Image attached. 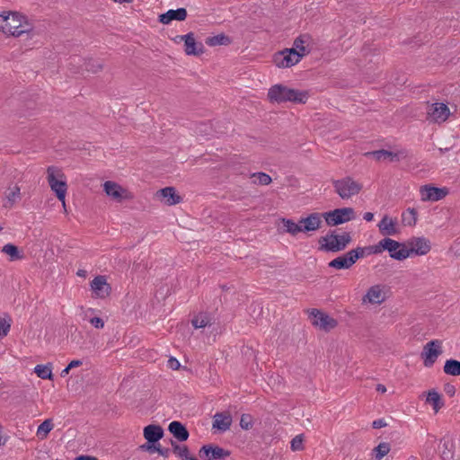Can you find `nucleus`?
Returning a JSON list of instances; mask_svg holds the SVG:
<instances>
[{"label": "nucleus", "instance_id": "1", "mask_svg": "<svg viewBox=\"0 0 460 460\" xmlns=\"http://www.w3.org/2000/svg\"><path fill=\"white\" fill-rule=\"evenodd\" d=\"M308 97V92L292 89L281 84L272 85L268 91V99L271 103H305Z\"/></svg>", "mask_w": 460, "mask_h": 460}, {"label": "nucleus", "instance_id": "2", "mask_svg": "<svg viewBox=\"0 0 460 460\" xmlns=\"http://www.w3.org/2000/svg\"><path fill=\"white\" fill-rule=\"evenodd\" d=\"M387 251L392 259L403 261L410 258L405 243H400L389 237L380 240L377 243L367 247V254H380Z\"/></svg>", "mask_w": 460, "mask_h": 460}, {"label": "nucleus", "instance_id": "3", "mask_svg": "<svg viewBox=\"0 0 460 460\" xmlns=\"http://www.w3.org/2000/svg\"><path fill=\"white\" fill-rule=\"evenodd\" d=\"M47 182L57 199L65 204L67 193V179L63 170L57 166H49L46 170Z\"/></svg>", "mask_w": 460, "mask_h": 460}, {"label": "nucleus", "instance_id": "4", "mask_svg": "<svg viewBox=\"0 0 460 460\" xmlns=\"http://www.w3.org/2000/svg\"><path fill=\"white\" fill-rule=\"evenodd\" d=\"M390 288L387 285L377 283L367 288L361 297V305L367 307L379 306L389 297Z\"/></svg>", "mask_w": 460, "mask_h": 460}, {"label": "nucleus", "instance_id": "5", "mask_svg": "<svg viewBox=\"0 0 460 460\" xmlns=\"http://www.w3.org/2000/svg\"><path fill=\"white\" fill-rule=\"evenodd\" d=\"M350 235L348 233L342 234H327L324 236L320 237L319 250L325 252H340L346 248L350 243Z\"/></svg>", "mask_w": 460, "mask_h": 460}, {"label": "nucleus", "instance_id": "6", "mask_svg": "<svg viewBox=\"0 0 460 460\" xmlns=\"http://www.w3.org/2000/svg\"><path fill=\"white\" fill-rule=\"evenodd\" d=\"M102 187L105 196L113 202L122 203L134 198L133 193L128 188L115 181H105Z\"/></svg>", "mask_w": 460, "mask_h": 460}, {"label": "nucleus", "instance_id": "7", "mask_svg": "<svg viewBox=\"0 0 460 460\" xmlns=\"http://www.w3.org/2000/svg\"><path fill=\"white\" fill-rule=\"evenodd\" d=\"M32 30V25L27 21L26 17L18 13H9L5 33L13 37H19L23 33H28Z\"/></svg>", "mask_w": 460, "mask_h": 460}, {"label": "nucleus", "instance_id": "8", "mask_svg": "<svg viewBox=\"0 0 460 460\" xmlns=\"http://www.w3.org/2000/svg\"><path fill=\"white\" fill-rule=\"evenodd\" d=\"M367 255V247H358L333 259L329 262V266L337 270L349 269L359 258Z\"/></svg>", "mask_w": 460, "mask_h": 460}, {"label": "nucleus", "instance_id": "9", "mask_svg": "<svg viewBox=\"0 0 460 460\" xmlns=\"http://www.w3.org/2000/svg\"><path fill=\"white\" fill-rule=\"evenodd\" d=\"M323 218L328 226H335L354 220L356 218V212L354 208L349 207L335 208L324 212Z\"/></svg>", "mask_w": 460, "mask_h": 460}, {"label": "nucleus", "instance_id": "10", "mask_svg": "<svg viewBox=\"0 0 460 460\" xmlns=\"http://www.w3.org/2000/svg\"><path fill=\"white\" fill-rule=\"evenodd\" d=\"M336 193L342 199H348L358 194L362 190V184L350 177H345L333 181Z\"/></svg>", "mask_w": 460, "mask_h": 460}, {"label": "nucleus", "instance_id": "11", "mask_svg": "<svg viewBox=\"0 0 460 460\" xmlns=\"http://www.w3.org/2000/svg\"><path fill=\"white\" fill-rule=\"evenodd\" d=\"M443 353V342L440 340H432L427 342L420 353V358L422 359L423 365L425 367H431L439 356Z\"/></svg>", "mask_w": 460, "mask_h": 460}, {"label": "nucleus", "instance_id": "12", "mask_svg": "<svg viewBox=\"0 0 460 460\" xmlns=\"http://www.w3.org/2000/svg\"><path fill=\"white\" fill-rule=\"evenodd\" d=\"M450 190L447 187H436L431 184L422 185L419 189L420 199L422 202H437L444 199Z\"/></svg>", "mask_w": 460, "mask_h": 460}, {"label": "nucleus", "instance_id": "13", "mask_svg": "<svg viewBox=\"0 0 460 460\" xmlns=\"http://www.w3.org/2000/svg\"><path fill=\"white\" fill-rule=\"evenodd\" d=\"M309 318L315 328L323 332H330L338 325L336 319L318 309H312L309 313Z\"/></svg>", "mask_w": 460, "mask_h": 460}, {"label": "nucleus", "instance_id": "14", "mask_svg": "<svg viewBox=\"0 0 460 460\" xmlns=\"http://www.w3.org/2000/svg\"><path fill=\"white\" fill-rule=\"evenodd\" d=\"M366 157L376 161L377 163H392L400 160L402 157V153L400 151L393 150L391 146L389 148H380L364 154Z\"/></svg>", "mask_w": 460, "mask_h": 460}, {"label": "nucleus", "instance_id": "15", "mask_svg": "<svg viewBox=\"0 0 460 460\" xmlns=\"http://www.w3.org/2000/svg\"><path fill=\"white\" fill-rule=\"evenodd\" d=\"M407 250L410 257L423 256L429 252L431 250V243L426 237H412L406 243Z\"/></svg>", "mask_w": 460, "mask_h": 460}, {"label": "nucleus", "instance_id": "16", "mask_svg": "<svg viewBox=\"0 0 460 460\" xmlns=\"http://www.w3.org/2000/svg\"><path fill=\"white\" fill-rule=\"evenodd\" d=\"M90 288L93 297L104 299L111 292V285L108 283L107 277L103 275L96 276L90 283Z\"/></svg>", "mask_w": 460, "mask_h": 460}, {"label": "nucleus", "instance_id": "17", "mask_svg": "<svg viewBox=\"0 0 460 460\" xmlns=\"http://www.w3.org/2000/svg\"><path fill=\"white\" fill-rule=\"evenodd\" d=\"M301 55L296 53V49H286L274 56V62L279 67H290L297 64Z\"/></svg>", "mask_w": 460, "mask_h": 460}, {"label": "nucleus", "instance_id": "18", "mask_svg": "<svg viewBox=\"0 0 460 460\" xmlns=\"http://www.w3.org/2000/svg\"><path fill=\"white\" fill-rule=\"evenodd\" d=\"M156 200L165 206H174L182 201V197L174 187H165L156 191Z\"/></svg>", "mask_w": 460, "mask_h": 460}, {"label": "nucleus", "instance_id": "19", "mask_svg": "<svg viewBox=\"0 0 460 460\" xmlns=\"http://www.w3.org/2000/svg\"><path fill=\"white\" fill-rule=\"evenodd\" d=\"M323 213L314 212L306 217H301V233H310L318 231L323 226Z\"/></svg>", "mask_w": 460, "mask_h": 460}, {"label": "nucleus", "instance_id": "20", "mask_svg": "<svg viewBox=\"0 0 460 460\" xmlns=\"http://www.w3.org/2000/svg\"><path fill=\"white\" fill-rule=\"evenodd\" d=\"M176 39L184 42V51L189 56H199L205 51L203 44L196 41L193 32L179 35Z\"/></svg>", "mask_w": 460, "mask_h": 460}, {"label": "nucleus", "instance_id": "21", "mask_svg": "<svg viewBox=\"0 0 460 460\" xmlns=\"http://www.w3.org/2000/svg\"><path fill=\"white\" fill-rule=\"evenodd\" d=\"M380 234L384 236H394L400 233L396 218L389 215H384L380 222L377 224Z\"/></svg>", "mask_w": 460, "mask_h": 460}, {"label": "nucleus", "instance_id": "22", "mask_svg": "<svg viewBox=\"0 0 460 460\" xmlns=\"http://www.w3.org/2000/svg\"><path fill=\"white\" fill-rule=\"evenodd\" d=\"M448 107L442 102H436L429 106L428 119L434 122H443L449 116Z\"/></svg>", "mask_w": 460, "mask_h": 460}, {"label": "nucleus", "instance_id": "23", "mask_svg": "<svg viewBox=\"0 0 460 460\" xmlns=\"http://www.w3.org/2000/svg\"><path fill=\"white\" fill-rule=\"evenodd\" d=\"M143 436L146 440V444L156 445L164 437V429L159 425L150 424L144 428Z\"/></svg>", "mask_w": 460, "mask_h": 460}, {"label": "nucleus", "instance_id": "24", "mask_svg": "<svg viewBox=\"0 0 460 460\" xmlns=\"http://www.w3.org/2000/svg\"><path fill=\"white\" fill-rule=\"evenodd\" d=\"M278 228L280 233L289 234L292 236H296L301 233L300 221L295 222L286 217L279 219Z\"/></svg>", "mask_w": 460, "mask_h": 460}, {"label": "nucleus", "instance_id": "25", "mask_svg": "<svg viewBox=\"0 0 460 460\" xmlns=\"http://www.w3.org/2000/svg\"><path fill=\"white\" fill-rule=\"evenodd\" d=\"M80 315L84 321L88 322L96 329H102L104 327V320L96 314V310L93 308L82 307Z\"/></svg>", "mask_w": 460, "mask_h": 460}, {"label": "nucleus", "instance_id": "26", "mask_svg": "<svg viewBox=\"0 0 460 460\" xmlns=\"http://www.w3.org/2000/svg\"><path fill=\"white\" fill-rule=\"evenodd\" d=\"M205 460H217L229 456V453L219 447L204 446L199 451Z\"/></svg>", "mask_w": 460, "mask_h": 460}, {"label": "nucleus", "instance_id": "27", "mask_svg": "<svg viewBox=\"0 0 460 460\" xmlns=\"http://www.w3.org/2000/svg\"><path fill=\"white\" fill-rule=\"evenodd\" d=\"M187 17V11L185 8H178L176 10H169L159 16V22L164 24H169L172 21H184Z\"/></svg>", "mask_w": 460, "mask_h": 460}, {"label": "nucleus", "instance_id": "28", "mask_svg": "<svg viewBox=\"0 0 460 460\" xmlns=\"http://www.w3.org/2000/svg\"><path fill=\"white\" fill-rule=\"evenodd\" d=\"M426 402L431 405L434 413H438L444 407L442 395L435 389L429 390L425 394Z\"/></svg>", "mask_w": 460, "mask_h": 460}, {"label": "nucleus", "instance_id": "29", "mask_svg": "<svg viewBox=\"0 0 460 460\" xmlns=\"http://www.w3.org/2000/svg\"><path fill=\"white\" fill-rule=\"evenodd\" d=\"M312 38L308 34H302L294 40V47L296 49V53L301 55V58L310 53V44Z\"/></svg>", "mask_w": 460, "mask_h": 460}, {"label": "nucleus", "instance_id": "30", "mask_svg": "<svg viewBox=\"0 0 460 460\" xmlns=\"http://www.w3.org/2000/svg\"><path fill=\"white\" fill-rule=\"evenodd\" d=\"M418 210L415 208H407L401 214V223L405 227H414L418 222Z\"/></svg>", "mask_w": 460, "mask_h": 460}, {"label": "nucleus", "instance_id": "31", "mask_svg": "<svg viewBox=\"0 0 460 460\" xmlns=\"http://www.w3.org/2000/svg\"><path fill=\"white\" fill-rule=\"evenodd\" d=\"M168 430L181 442L186 441L189 438L187 429L179 421H172L169 424Z\"/></svg>", "mask_w": 460, "mask_h": 460}, {"label": "nucleus", "instance_id": "32", "mask_svg": "<svg viewBox=\"0 0 460 460\" xmlns=\"http://www.w3.org/2000/svg\"><path fill=\"white\" fill-rule=\"evenodd\" d=\"M232 423V418L227 413H216L214 415L213 428L221 431L227 430Z\"/></svg>", "mask_w": 460, "mask_h": 460}, {"label": "nucleus", "instance_id": "33", "mask_svg": "<svg viewBox=\"0 0 460 460\" xmlns=\"http://www.w3.org/2000/svg\"><path fill=\"white\" fill-rule=\"evenodd\" d=\"M231 41V39L224 33L210 36L205 40V43L209 47L226 46L229 45Z\"/></svg>", "mask_w": 460, "mask_h": 460}, {"label": "nucleus", "instance_id": "34", "mask_svg": "<svg viewBox=\"0 0 460 460\" xmlns=\"http://www.w3.org/2000/svg\"><path fill=\"white\" fill-rule=\"evenodd\" d=\"M2 252L7 255L12 261L23 259V254L13 243L4 244L2 247Z\"/></svg>", "mask_w": 460, "mask_h": 460}, {"label": "nucleus", "instance_id": "35", "mask_svg": "<svg viewBox=\"0 0 460 460\" xmlns=\"http://www.w3.org/2000/svg\"><path fill=\"white\" fill-rule=\"evenodd\" d=\"M53 428L54 424L52 420L47 419L38 427L36 435L40 440L46 439Z\"/></svg>", "mask_w": 460, "mask_h": 460}, {"label": "nucleus", "instance_id": "36", "mask_svg": "<svg viewBox=\"0 0 460 460\" xmlns=\"http://www.w3.org/2000/svg\"><path fill=\"white\" fill-rule=\"evenodd\" d=\"M6 204L4 206L12 207L14 203H16L21 199V190L20 187L14 185L10 187L5 193Z\"/></svg>", "mask_w": 460, "mask_h": 460}, {"label": "nucleus", "instance_id": "37", "mask_svg": "<svg viewBox=\"0 0 460 460\" xmlns=\"http://www.w3.org/2000/svg\"><path fill=\"white\" fill-rule=\"evenodd\" d=\"M34 373L41 379H53L52 367L50 364L37 365L34 367Z\"/></svg>", "mask_w": 460, "mask_h": 460}, {"label": "nucleus", "instance_id": "38", "mask_svg": "<svg viewBox=\"0 0 460 460\" xmlns=\"http://www.w3.org/2000/svg\"><path fill=\"white\" fill-rule=\"evenodd\" d=\"M444 372L447 375L454 376H460V361L456 359H447L444 365Z\"/></svg>", "mask_w": 460, "mask_h": 460}, {"label": "nucleus", "instance_id": "39", "mask_svg": "<svg viewBox=\"0 0 460 460\" xmlns=\"http://www.w3.org/2000/svg\"><path fill=\"white\" fill-rule=\"evenodd\" d=\"M173 452L183 460H198L195 456L190 455L189 449L185 446H181L173 441L171 442Z\"/></svg>", "mask_w": 460, "mask_h": 460}, {"label": "nucleus", "instance_id": "40", "mask_svg": "<svg viewBox=\"0 0 460 460\" xmlns=\"http://www.w3.org/2000/svg\"><path fill=\"white\" fill-rule=\"evenodd\" d=\"M140 449L142 451H146V452H149V453L156 452V453H158L159 455H161L164 457H168L169 456V449L168 448H163L161 447L160 443L156 444V445L143 444V445L140 446Z\"/></svg>", "mask_w": 460, "mask_h": 460}, {"label": "nucleus", "instance_id": "41", "mask_svg": "<svg viewBox=\"0 0 460 460\" xmlns=\"http://www.w3.org/2000/svg\"><path fill=\"white\" fill-rule=\"evenodd\" d=\"M390 445L386 442H382L378 444L373 449V456L375 460H381L384 456H385L390 452Z\"/></svg>", "mask_w": 460, "mask_h": 460}, {"label": "nucleus", "instance_id": "42", "mask_svg": "<svg viewBox=\"0 0 460 460\" xmlns=\"http://www.w3.org/2000/svg\"><path fill=\"white\" fill-rule=\"evenodd\" d=\"M210 323V317L207 314H199L192 320V325L196 328H203Z\"/></svg>", "mask_w": 460, "mask_h": 460}, {"label": "nucleus", "instance_id": "43", "mask_svg": "<svg viewBox=\"0 0 460 460\" xmlns=\"http://www.w3.org/2000/svg\"><path fill=\"white\" fill-rule=\"evenodd\" d=\"M252 182L261 185H269L271 182V178L265 172H255L251 175Z\"/></svg>", "mask_w": 460, "mask_h": 460}, {"label": "nucleus", "instance_id": "44", "mask_svg": "<svg viewBox=\"0 0 460 460\" xmlns=\"http://www.w3.org/2000/svg\"><path fill=\"white\" fill-rule=\"evenodd\" d=\"M84 69L91 73H97L102 69V64L95 59H88L84 61Z\"/></svg>", "mask_w": 460, "mask_h": 460}, {"label": "nucleus", "instance_id": "45", "mask_svg": "<svg viewBox=\"0 0 460 460\" xmlns=\"http://www.w3.org/2000/svg\"><path fill=\"white\" fill-rule=\"evenodd\" d=\"M290 448L292 451H301L304 448V438L303 435L296 436L290 443Z\"/></svg>", "mask_w": 460, "mask_h": 460}, {"label": "nucleus", "instance_id": "46", "mask_svg": "<svg viewBox=\"0 0 460 460\" xmlns=\"http://www.w3.org/2000/svg\"><path fill=\"white\" fill-rule=\"evenodd\" d=\"M11 328V320L0 318V339L6 336Z\"/></svg>", "mask_w": 460, "mask_h": 460}, {"label": "nucleus", "instance_id": "47", "mask_svg": "<svg viewBox=\"0 0 460 460\" xmlns=\"http://www.w3.org/2000/svg\"><path fill=\"white\" fill-rule=\"evenodd\" d=\"M240 426L243 429H249L252 427V418L249 414H243L240 420Z\"/></svg>", "mask_w": 460, "mask_h": 460}, {"label": "nucleus", "instance_id": "48", "mask_svg": "<svg viewBox=\"0 0 460 460\" xmlns=\"http://www.w3.org/2000/svg\"><path fill=\"white\" fill-rule=\"evenodd\" d=\"M9 13L0 14V31L5 33V28L7 26Z\"/></svg>", "mask_w": 460, "mask_h": 460}, {"label": "nucleus", "instance_id": "49", "mask_svg": "<svg viewBox=\"0 0 460 460\" xmlns=\"http://www.w3.org/2000/svg\"><path fill=\"white\" fill-rule=\"evenodd\" d=\"M167 367L172 370H177L180 368L181 363L175 358L171 357L167 361Z\"/></svg>", "mask_w": 460, "mask_h": 460}, {"label": "nucleus", "instance_id": "50", "mask_svg": "<svg viewBox=\"0 0 460 460\" xmlns=\"http://www.w3.org/2000/svg\"><path fill=\"white\" fill-rule=\"evenodd\" d=\"M198 131L200 134L209 135L210 131H211V127H208V124H206V123H200L198 128Z\"/></svg>", "mask_w": 460, "mask_h": 460}, {"label": "nucleus", "instance_id": "51", "mask_svg": "<svg viewBox=\"0 0 460 460\" xmlns=\"http://www.w3.org/2000/svg\"><path fill=\"white\" fill-rule=\"evenodd\" d=\"M82 365H83V361L82 360H80V359H74V360L70 361L67 366H68V369H73V368L78 367H80Z\"/></svg>", "mask_w": 460, "mask_h": 460}, {"label": "nucleus", "instance_id": "52", "mask_svg": "<svg viewBox=\"0 0 460 460\" xmlns=\"http://www.w3.org/2000/svg\"><path fill=\"white\" fill-rule=\"evenodd\" d=\"M384 426H385V421L383 420H376L373 421V427L375 429H379V428H382Z\"/></svg>", "mask_w": 460, "mask_h": 460}, {"label": "nucleus", "instance_id": "53", "mask_svg": "<svg viewBox=\"0 0 460 460\" xmlns=\"http://www.w3.org/2000/svg\"><path fill=\"white\" fill-rule=\"evenodd\" d=\"M363 218L367 221V222H371L373 221L374 219V214L371 213V212H366L364 213L363 215Z\"/></svg>", "mask_w": 460, "mask_h": 460}, {"label": "nucleus", "instance_id": "54", "mask_svg": "<svg viewBox=\"0 0 460 460\" xmlns=\"http://www.w3.org/2000/svg\"><path fill=\"white\" fill-rule=\"evenodd\" d=\"M76 275L81 278H85L87 276V271L85 270H78Z\"/></svg>", "mask_w": 460, "mask_h": 460}, {"label": "nucleus", "instance_id": "55", "mask_svg": "<svg viewBox=\"0 0 460 460\" xmlns=\"http://www.w3.org/2000/svg\"><path fill=\"white\" fill-rule=\"evenodd\" d=\"M376 391L382 394H385L386 392V387L384 385H377Z\"/></svg>", "mask_w": 460, "mask_h": 460}, {"label": "nucleus", "instance_id": "56", "mask_svg": "<svg viewBox=\"0 0 460 460\" xmlns=\"http://www.w3.org/2000/svg\"><path fill=\"white\" fill-rule=\"evenodd\" d=\"M75 460H97L95 457L87 456H81L76 457Z\"/></svg>", "mask_w": 460, "mask_h": 460}, {"label": "nucleus", "instance_id": "57", "mask_svg": "<svg viewBox=\"0 0 460 460\" xmlns=\"http://www.w3.org/2000/svg\"><path fill=\"white\" fill-rule=\"evenodd\" d=\"M70 370H71V369H68V366H67L66 367H65V368L60 372V376H61L62 377L66 376L69 374Z\"/></svg>", "mask_w": 460, "mask_h": 460}, {"label": "nucleus", "instance_id": "58", "mask_svg": "<svg viewBox=\"0 0 460 460\" xmlns=\"http://www.w3.org/2000/svg\"><path fill=\"white\" fill-rule=\"evenodd\" d=\"M116 3H132L133 0H113Z\"/></svg>", "mask_w": 460, "mask_h": 460}, {"label": "nucleus", "instance_id": "59", "mask_svg": "<svg viewBox=\"0 0 460 460\" xmlns=\"http://www.w3.org/2000/svg\"><path fill=\"white\" fill-rule=\"evenodd\" d=\"M61 204H62V208H63V212L67 213L66 203L65 202V205H64V203H61Z\"/></svg>", "mask_w": 460, "mask_h": 460}, {"label": "nucleus", "instance_id": "60", "mask_svg": "<svg viewBox=\"0 0 460 460\" xmlns=\"http://www.w3.org/2000/svg\"><path fill=\"white\" fill-rule=\"evenodd\" d=\"M2 445V425L0 424V446Z\"/></svg>", "mask_w": 460, "mask_h": 460}, {"label": "nucleus", "instance_id": "61", "mask_svg": "<svg viewBox=\"0 0 460 460\" xmlns=\"http://www.w3.org/2000/svg\"><path fill=\"white\" fill-rule=\"evenodd\" d=\"M3 230V226L0 225V232Z\"/></svg>", "mask_w": 460, "mask_h": 460}]
</instances>
